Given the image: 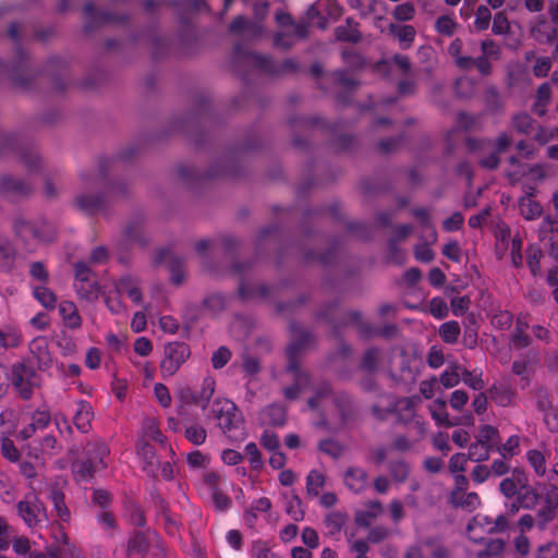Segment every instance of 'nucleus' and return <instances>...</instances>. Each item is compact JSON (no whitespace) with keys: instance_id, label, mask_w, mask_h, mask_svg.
<instances>
[{"instance_id":"1","label":"nucleus","mask_w":558,"mask_h":558,"mask_svg":"<svg viewBox=\"0 0 558 558\" xmlns=\"http://www.w3.org/2000/svg\"><path fill=\"white\" fill-rule=\"evenodd\" d=\"M292 340L286 349L288 360L286 371L293 376V384L283 388V396L288 400H295L301 391L311 383V376L300 366V357L306 349L314 344L313 333L292 322L290 324Z\"/></svg>"},{"instance_id":"2","label":"nucleus","mask_w":558,"mask_h":558,"mask_svg":"<svg viewBox=\"0 0 558 558\" xmlns=\"http://www.w3.org/2000/svg\"><path fill=\"white\" fill-rule=\"evenodd\" d=\"M13 231L27 251H34L38 244L52 242L57 233L54 226L45 219L27 220L23 217L13 220Z\"/></svg>"},{"instance_id":"3","label":"nucleus","mask_w":558,"mask_h":558,"mask_svg":"<svg viewBox=\"0 0 558 558\" xmlns=\"http://www.w3.org/2000/svg\"><path fill=\"white\" fill-rule=\"evenodd\" d=\"M210 411L219 428L231 441L244 439L243 416L234 402L227 399L215 400Z\"/></svg>"},{"instance_id":"4","label":"nucleus","mask_w":558,"mask_h":558,"mask_svg":"<svg viewBox=\"0 0 558 558\" xmlns=\"http://www.w3.org/2000/svg\"><path fill=\"white\" fill-rule=\"evenodd\" d=\"M318 317L332 325L335 335L338 333L339 328L353 324L362 338L371 339L377 337V328L368 322L362 319V314L359 311H349L341 313L338 302H332L325 306L319 312Z\"/></svg>"},{"instance_id":"5","label":"nucleus","mask_w":558,"mask_h":558,"mask_svg":"<svg viewBox=\"0 0 558 558\" xmlns=\"http://www.w3.org/2000/svg\"><path fill=\"white\" fill-rule=\"evenodd\" d=\"M233 54L239 59H247L256 69L268 75L295 73L299 70V63L294 59L289 58L278 63L269 56L245 49L241 43L235 44Z\"/></svg>"},{"instance_id":"6","label":"nucleus","mask_w":558,"mask_h":558,"mask_svg":"<svg viewBox=\"0 0 558 558\" xmlns=\"http://www.w3.org/2000/svg\"><path fill=\"white\" fill-rule=\"evenodd\" d=\"M9 380L22 400H29L40 386L41 377L29 361H21L11 365Z\"/></svg>"},{"instance_id":"7","label":"nucleus","mask_w":558,"mask_h":558,"mask_svg":"<svg viewBox=\"0 0 558 558\" xmlns=\"http://www.w3.org/2000/svg\"><path fill=\"white\" fill-rule=\"evenodd\" d=\"M482 54L476 58H461L458 60V68L470 71L475 68L482 76H489L493 73L492 60H499L501 57L500 46L493 39H485L481 43Z\"/></svg>"},{"instance_id":"8","label":"nucleus","mask_w":558,"mask_h":558,"mask_svg":"<svg viewBox=\"0 0 558 558\" xmlns=\"http://www.w3.org/2000/svg\"><path fill=\"white\" fill-rule=\"evenodd\" d=\"M190 356L191 348L183 341H172L165 344L163 357L159 365L161 377L174 376Z\"/></svg>"},{"instance_id":"9","label":"nucleus","mask_w":558,"mask_h":558,"mask_svg":"<svg viewBox=\"0 0 558 558\" xmlns=\"http://www.w3.org/2000/svg\"><path fill=\"white\" fill-rule=\"evenodd\" d=\"M17 513L28 527H38L47 522L45 505L36 495H27L16 505Z\"/></svg>"},{"instance_id":"10","label":"nucleus","mask_w":558,"mask_h":558,"mask_svg":"<svg viewBox=\"0 0 558 558\" xmlns=\"http://www.w3.org/2000/svg\"><path fill=\"white\" fill-rule=\"evenodd\" d=\"M29 356L24 361H29L31 365L37 371L44 372L51 367L52 359L49 352L48 341L45 337L34 338L29 342Z\"/></svg>"},{"instance_id":"11","label":"nucleus","mask_w":558,"mask_h":558,"mask_svg":"<svg viewBox=\"0 0 558 558\" xmlns=\"http://www.w3.org/2000/svg\"><path fill=\"white\" fill-rule=\"evenodd\" d=\"M155 265L166 263L170 271V280L173 284L179 286L185 277V268L183 258L175 256L169 248H160L154 258Z\"/></svg>"},{"instance_id":"12","label":"nucleus","mask_w":558,"mask_h":558,"mask_svg":"<svg viewBox=\"0 0 558 558\" xmlns=\"http://www.w3.org/2000/svg\"><path fill=\"white\" fill-rule=\"evenodd\" d=\"M529 483L526 472L522 468H514L509 477L504 478L499 484L500 493L508 499L519 495L521 488Z\"/></svg>"},{"instance_id":"13","label":"nucleus","mask_w":558,"mask_h":558,"mask_svg":"<svg viewBox=\"0 0 558 558\" xmlns=\"http://www.w3.org/2000/svg\"><path fill=\"white\" fill-rule=\"evenodd\" d=\"M33 186L27 181L12 175H2L0 179V194L5 196L24 197L32 193Z\"/></svg>"},{"instance_id":"14","label":"nucleus","mask_w":558,"mask_h":558,"mask_svg":"<svg viewBox=\"0 0 558 558\" xmlns=\"http://www.w3.org/2000/svg\"><path fill=\"white\" fill-rule=\"evenodd\" d=\"M530 33L538 44L549 45L556 39L558 29L551 26L544 15H538L531 25Z\"/></svg>"},{"instance_id":"15","label":"nucleus","mask_w":558,"mask_h":558,"mask_svg":"<svg viewBox=\"0 0 558 558\" xmlns=\"http://www.w3.org/2000/svg\"><path fill=\"white\" fill-rule=\"evenodd\" d=\"M93 417L94 411L90 403L86 400L77 401L76 410L72 418L76 429L83 434L88 433L92 427Z\"/></svg>"},{"instance_id":"16","label":"nucleus","mask_w":558,"mask_h":558,"mask_svg":"<svg viewBox=\"0 0 558 558\" xmlns=\"http://www.w3.org/2000/svg\"><path fill=\"white\" fill-rule=\"evenodd\" d=\"M84 15L87 17V22L84 25L86 32L94 31L99 22L111 23L117 22L118 19L112 12H98L96 5L93 2H86L83 8Z\"/></svg>"},{"instance_id":"17","label":"nucleus","mask_w":558,"mask_h":558,"mask_svg":"<svg viewBox=\"0 0 558 558\" xmlns=\"http://www.w3.org/2000/svg\"><path fill=\"white\" fill-rule=\"evenodd\" d=\"M16 255L11 240L0 234V272L10 274L14 269Z\"/></svg>"},{"instance_id":"18","label":"nucleus","mask_w":558,"mask_h":558,"mask_svg":"<svg viewBox=\"0 0 558 558\" xmlns=\"http://www.w3.org/2000/svg\"><path fill=\"white\" fill-rule=\"evenodd\" d=\"M335 36L336 39L341 43L357 44L362 39L359 23L352 16L345 19L344 25H339L335 28Z\"/></svg>"},{"instance_id":"19","label":"nucleus","mask_w":558,"mask_h":558,"mask_svg":"<svg viewBox=\"0 0 558 558\" xmlns=\"http://www.w3.org/2000/svg\"><path fill=\"white\" fill-rule=\"evenodd\" d=\"M27 558H81V554L74 546L64 543L63 545L51 546L47 553L33 550Z\"/></svg>"},{"instance_id":"20","label":"nucleus","mask_w":558,"mask_h":558,"mask_svg":"<svg viewBox=\"0 0 558 558\" xmlns=\"http://www.w3.org/2000/svg\"><path fill=\"white\" fill-rule=\"evenodd\" d=\"M138 454L143 460V471L149 477L156 478L158 476L159 459L154 447L148 442H144L138 448Z\"/></svg>"},{"instance_id":"21","label":"nucleus","mask_w":558,"mask_h":558,"mask_svg":"<svg viewBox=\"0 0 558 558\" xmlns=\"http://www.w3.org/2000/svg\"><path fill=\"white\" fill-rule=\"evenodd\" d=\"M109 447L102 439H95L87 444L86 458L100 469H106L105 459L109 456Z\"/></svg>"},{"instance_id":"22","label":"nucleus","mask_w":558,"mask_h":558,"mask_svg":"<svg viewBox=\"0 0 558 558\" xmlns=\"http://www.w3.org/2000/svg\"><path fill=\"white\" fill-rule=\"evenodd\" d=\"M344 484L353 493H362L367 486V473L359 466H351L344 474Z\"/></svg>"},{"instance_id":"23","label":"nucleus","mask_w":558,"mask_h":558,"mask_svg":"<svg viewBox=\"0 0 558 558\" xmlns=\"http://www.w3.org/2000/svg\"><path fill=\"white\" fill-rule=\"evenodd\" d=\"M49 499L52 502L53 510L62 523H69L71 520V512L65 504V497L63 492L53 486L49 490Z\"/></svg>"},{"instance_id":"24","label":"nucleus","mask_w":558,"mask_h":558,"mask_svg":"<svg viewBox=\"0 0 558 558\" xmlns=\"http://www.w3.org/2000/svg\"><path fill=\"white\" fill-rule=\"evenodd\" d=\"M76 206L86 215L93 216L104 210L105 199L100 195H78L75 199Z\"/></svg>"},{"instance_id":"25","label":"nucleus","mask_w":558,"mask_h":558,"mask_svg":"<svg viewBox=\"0 0 558 558\" xmlns=\"http://www.w3.org/2000/svg\"><path fill=\"white\" fill-rule=\"evenodd\" d=\"M389 34L393 35L402 49H409L415 39L416 31L412 25H399L391 23L388 26Z\"/></svg>"},{"instance_id":"26","label":"nucleus","mask_w":558,"mask_h":558,"mask_svg":"<svg viewBox=\"0 0 558 558\" xmlns=\"http://www.w3.org/2000/svg\"><path fill=\"white\" fill-rule=\"evenodd\" d=\"M260 420L264 424L282 426L287 421V410L282 404H270L262 411Z\"/></svg>"},{"instance_id":"27","label":"nucleus","mask_w":558,"mask_h":558,"mask_svg":"<svg viewBox=\"0 0 558 558\" xmlns=\"http://www.w3.org/2000/svg\"><path fill=\"white\" fill-rule=\"evenodd\" d=\"M59 314L66 327L75 329L81 327L82 318L76 305L72 301H62L59 304Z\"/></svg>"},{"instance_id":"28","label":"nucleus","mask_w":558,"mask_h":558,"mask_svg":"<svg viewBox=\"0 0 558 558\" xmlns=\"http://www.w3.org/2000/svg\"><path fill=\"white\" fill-rule=\"evenodd\" d=\"M117 290L119 293H125L134 303L138 304L142 301V291L137 280L131 275H124L119 279Z\"/></svg>"},{"instance_id":"29","label":"nucleus","mask_w":558,"mask_h":558,"mask_svg":"<svg viewBox=\"0 0 558 558\" xmlns=\"http://www.w3.org/2000/svg\"><path fill=\"white\" fill-rule=\"evenodd\" d=\"M74 289L78 298L86 301L96 300L99 294V286L96 278H87L81 281L74 280Z\"/></svg>"},{"instance_id":"30","label":"nucleus","mask_w":558,"mask_h":558,"mask_svg":"<svg viewBox=\"0 0 558 558\" xmlns=\"http://www.w3.org/2000/svg\"><path fill=\"white\" fill-rule=\"evenodd\" d=\"M149 549V541L144 532H135L128 543V555L144 558Z\"/></svg>"},{"instance_id":"31","label":"nucleus","mask_w":558,"mask_h":558,"mask_svg":"<svg viewBox=\"0 0 558 558\" xmlns=\"http://www.w3.org/2000/svg\"><path fill=\"white\" fill-rule=\"evenodd\" d=\"M101 470L87 458L77 460L73 463V473L77 481L89 482L94 478L95 473Z\"/></svg>"},{"instance_id":"32","label":"nucleus","mask_w":558,"mask_h":558,"mask_svg":"<svg viewBox=\"0 0 558 558\" xmlns=\"http://www.w3.org/2000/svg\"><path fill=\"white\" fill-rule=\"evenodd\" d=\"M511 125L517 133L530 135L536 125V121L527 112H518L511 117Z\"/></svg>"},{"instance_id":"33","label":"nucleus","mask_w":558,"mask_h":558,"mask_svg":"<svg viewBox=\"0 0 558 558\" xmlns=\"http://www.w3.org/2000/svg\"><path fill=\"white\" fill-rule=\"evenodd\" d=\"M122 241L124 243H137L141 246H145L147 241L143 235V226L140 220L131 221L124 229Z\"/></svg>"},{"instance_id":"34","label":"nucleus","mask_w":558,"mask_h":558,"mask_svg":"<svg viewBox=\"0 0 558 558\" xmlns=\"http://www.w3.org/2000/svg\"><path fill=\"white\" fill-rule=\"evenodd\" d=\"M519 209L523 218L526 220L537 219L543 213V208L539 203L534 201L530 195L522 196L520 198Z\"/></svg>"},{"instance_id":"35","label":"nucleus","mask_w":558,"mask_h":558,"mask_svg":"<svg viewBox=\"0 0 558 558\" xmlns=\"http://www.w3.org/2000/svg\"><path fill=\"white\" fill-rule=\"evenodd\" d=\"M385 404L376 403L372 407V414L379 421H385L398 409V401L392 395H385Z\"/></svg>"},{"instance_id":"36","label":"nucleus","mask_w":558,"mask_h":558,"mask_svg":"<svg viewBox=\"0 0 558 558\" xmlns=\"http://www.w3.org/2000/svg\"><path fill=\"white\" fill-rule=\"evenodd\" d=\"M33 296L47 310H53L57 305L56 294L47 287V284L34 286L32 289Z\"/></svg>"},{"instance_id":"37","label":"nucleus","mask_w":558,"mask_h":558,"mask_svg":"<svg viewBox=\"0 0 558 558\" xmlns=\"http://www.w3.org/2000/svg\"><path fill=\"white\" fill-rule=\"evenodd\" d=\"M388 471L395 482L404 483L410 474V465L403 459L391 460L388 462Z\"/></svg>"},{"instance_id":"38","label":"nucleus","mask_w":558,"mask_h":558,"mask_svg":"<svg viewBox=\"0 0 558 558\" xmlns=\"http://www.w3.org/2000/svg\"><path fill=\"white\" fill-rule=\"evenodd\" d=\"M466 320L462 343L468 349H474L477 345V323L474 314L468 315Z\"/></svg>"},{"instance_id":"39","label":"nucleus","mask_w":558,"mask_h":558,"mask_svg":"<svg viewBox=\"0 0 558 558\" xmlns=\"http://www.w3.org/2000/svg\"><path fill=\"white\" fill-rule=\"evenodd\" d=\"M239 295L242 300H248L251 298H267L269 295V288L265 284L253 287L241 279L239 283Z\"/></svg>"},{"instance_id":"40","label":"nucleus","mask_w":558,"mask_h":558,"mask_svg":"<svg viewBox=\"0 0 558 558\" xmlns=\"http://www.w3.org/2000/svg\"><path fill=\"white\" fill-rule=\"evenodd\" d=\"M380 350L377 347L367 349L360 363V368L368 374H373L378 368Z\"/></svg>"},{"instance_id":"41","label":"nucleus","mask_w":558,"mask_h":558,"mask_svg":"<svg viewBox=\"0 0 558 558\" xmlns=\"http://www.w3.org/2000/svg\"><path fill=\"white\" fill-rule=\"evenodd\" d=\"M289 124L293 130L299 128L304 130H307L310 128L327 129L328 126V123L319 117H292L289 120Z\"/></svg>"},{"instance_id":"42","label":"nucleus","mask_w":558,"mask_h":558,"mask_svg":"<svg viewBox=\"0 0 558 558\" xmlns=\"http://www.w3.org/2000/svg\"><path fill=\"white\" fill-rule=\"evenodd\" d=\"M517 498L519 506L523 509H534L541 499V495L526 483V486L521 488Z\"/></svg>"},{"instance_id":"43","label":"nucleus","mask_w":558,"mask_h":558,"mask_svg":"<svg viewBox=\"0 0 558 558\" xmlns=\"http://www.w3.org/2000/svg\"><path fill=\"white\" fill-rule=\"evenodd\" d=\"M286 512L291 517L293 521H302L305 515L302 500L295 494H291L286 497Z\"/></svg>"},{"instance_id":"44","label":"nucleus","mask_w":558,"mask_h":558,"mask_svg":"<svg viewBox=\"0 0 558 558\" xmlns=\"http://www.w3.org/2000/svg\"><path fill=\"white\" fill-rule=\"evenodd\" d=\"M0 453L1 456L11 463L20 462L22 453L16 447L14 441L9 437H2L0 439Z\"/></svg>"},{"instance_id":"45","label":"nucleus","mask_w":558,"mask_h":558,"mask_svg":"<svg viewBox=\"0 0 558 558\" xmlns=\"http://www.w3.org/2000/svg\"><path fill=\"white\" fill-rule=\"evenodd\" d=\"M452 501L454 506L468 509L470 511L475 510L481 505V499L477 493H461L459 496L452 494Z\"/></svg>"},{"instance_id":"46","label":"nucleus","mask_w":558,"mask_h":558,"mask_svg":"<svg viewBox=\"0 0 558 558\" xmlns=\"http://www.w3.org/2000/svg\"><path fill=\"white\" fill-rule=\"evenodd\" d=\"M461 328L458 322L449 320L444 323L439 328V336L445 343L453 344L458 341Z\"/></svg>"},{"instance_id":"47","label":"nucleus","mask_w":558,"mask_h":558,"mask_svg":"<svg viewBox=\"0 0 558 558\" xmlns=\"http://www.w3.org/2000/svg\"><path fill=\"white\" fill-rule=\"evenodd\" d=\"M318 449L335 460L339 459L344 452V447L332 438L322 439L318 444Z\"/></svg>"},{"instance_id":"48","label":"nucleus","mask_w":558,"mask_h":558,"mask_svg":"<svg viewBox=\"0 0 558 558\" xmlns=\"http://www.w3.org/2000/svg\"><path fill=\"white\" fill-rule=\"evenodd\" d=\"M485 105L486 109L493 114H501L504 112V104L495 87H490L486 90Z\"/></svg>"},{"instance_id":"49","label":"nucleus","mask_w":558,"mask_h":558,"mask_svg":"<svg viewBox=\"0 0 558 558\" xmlns=\"http://www.w3.org/2000/svg\"><path fill=\"white\" fill-rule=\"evenodd\" d=\"M526 459L530 465L533 468L537 476H544L546 473V459L543 452L536 449L529 450L526 452Z\"/></svg>"},{"instance_id":"50","label":"nucleus","mask_w":558,"mask_h":558,"mask_svg":"<svg viewBox=\"0 0 558 558\" xmlns=\"http://www.w3.org/2000/svg\"><path fill=\"white\" fill-rule=\"evenodd\" d=\"M325 484V476L322 472L312 470L306 476V490L308 495L314 497L319 495L320 488Z\"/></svg>"},{"instance_id":"51","label":"nucleus","mask_w":558,"mask_h":558,"mask_svg":"<svg viewBox=\"0 0 558 558\" xmlns=\"http://www.w3.org/2000/svg\"><path fill=\"white\" fill-rule=\"evenodd\" d=\"M185 438L195 446H201L206 441L207 432L199 424H192L184 430Z\"/></svg>"},{"instance_id":"52","label":"nucleus","mask_w":558,"mask_h":558,"mask_svg":"<svg viewBox=\"0 0 558 558\" xmlns=\"http://www.w3.org/2000/svg\"><path fill=\"white\" fill-rule=\"evenodd\" d=\"M520 447V438L517 435L510 436L505 444L497 447V451L505 460H510L518 454Z\"/></svg>"},{"instance_id":"53","label":"nucleus","mask_w":558,"mask_h":558,"mask_svg":"<svg viewBox=\"0 0 558 558\" xmlns=\"http://www.w3.org/2000/svg\"><path fill=\"white\" fill-rule=\"evenodd\" d=\"M490 448L486 447L478 441H474L469 446L468 458L474 462H483L488 460L490 454Z\"/></svg>"},{"instance_id":"54","label":"nucleus","mask_w":558,"mask_h":558,"mask_svg":"<svg viewBox=\"0 0 558 558\" xmlns=\"http://www.w3.org/2000/svg\"><path fill=\"white\" fill-rule=\"evenodd\" d=\"M415 16V7L412 2L398 4L392 11V17L398 22H409Z\"/></svg>"},{"instance_id":"55","label":"nucleus","mask_w":558,"mask_h":558,"mask_svg":"<svg viewBox=\"0 0 558 558\" xmlns=\"http://www.w3.org/2000/svg\"><path fill=\"white\" fill-rule=\"evenodd\" d=\"M20 155L22 162L25 165L28 171H35L40 167V157L33 148H21Z\"/></svg>"},{"instance_id":"56","label":"nucleus","mask_w":558,"mask_h":558,"mask_svg":"<svg viewBox=\"0 0 558 558\" xmlns=\"http://www.w3.org/2000/svg\"><path fill=\"white\" fill-rule=\"evenodd\" d=\"M499 432L496 427L492 425H483L476 437V441L486 445V447L493 449L496 438L498 437Z\"/></svg>"},{"instance_id":"57","label":"nucleus","mask_w":558,"mask_h":558,"mask_svg":"<svg viewBox=\"0 0 558 558\" xmlns=\"http://www.w3.org/2000/svg\"><path fill=\"white\" fill-rule=\"evenodd\" d=\"M462 381L473 390H482L485 386L483 380V372H477L476 369L473 372L463 369Z\"/></svg>"},{"instance_id":"58","label":"nucleus","mask_w":558,"mask_h":558,"mask_svg":"<svg viewBox=\"0 0 558 558\" xmlns=\"http://www.w3.org/2000/svg\"><path fill=\"white\" fill-rule=\"evenodd\" d=\"M244 452H245V456H246L252 469L255 471H259L264 465V461L262 458V453H260L258 447L256 446V444L248 442L245 446Z\"/></svg>"},{"instance_id":"59","label":"nucleus","mask_w":558,"mask_h":558,"mask_svg":"<svg viewBox=\"0 0 558 558\" xmlns=\"http://www.w3.org/2000/svg\"><path fill=\"white\" fill-rule=\"evenodd\" d=\"M31 277L38 281L40 284H47L49 282V271L43 262H33L29 265Z\"/></svg>"},{"instance_id":"60","label":"nucleus","mask_w":558,"mask_h":558,"mask_svg":"<svg viewBox=\"0 0 558 558\" xmlns=\"http://www.w3.org/2000/svg\"><path fill=\"white\" fill-rule=\"evenodd\" d=\"M512 322L513 315L507 310H499L492 317V325L500 330L510 328Z\"/></svg>"},{"instance_id":"61","label":"nucleus","mask_w":558,"mask_h":558,"mask_svg":"<svg viewBox=\"0 0 558 558\" xmlns=\"http://www.w3.org/2000/svg\"><path fill=\"white\" fill-rule=\"evenodd\" d=\"M232 353L229 348L221 345L219 347L211 356V365L215 369H221L231 360Z\"/></svg>"},{"instance_id":"62","label":"nucleus","mask_w":558,"mask_h":558,"mask_svg":"<svg viewBox=\"0 0 558 558\" xmlns=\"http://www.w3.org/2000/svg\"><path fill=\"white\" fill-rule=\"evenodd\" d=\"M456 21L448 15L439 16L435 23V29L437 31V33L445 36H452L456 31Z\"/></svg>"},{"instance_id":"63","label":"nucleus","mask_w":558,"mask_h":558,"mask_svg":"<svg viewBox=\"0 0 558 558\" xmlns=\"http://www.w3.org/2000/svg\"><path fill=\"white\" fill-rule=\"evenodd\" d=\"M492 20L490 10L486 5H480L475 13L474 26L477 31H486Z\"/></svg>"},{"instance_id":"64","label":"nucleus","mask_w":558,"mask_h":558,"mask_svg":"<svg viewBox=\"0 0 558 558\" xmlns=\"http://www.w3.org/2000/svg\"><path fill=\"white\" fill-rule=\"evenodd\" d=\"M31 423L39 430L47 428L51 423L50 411L47 409H37L32 415Z\"/></svg>"}]
</instances>
